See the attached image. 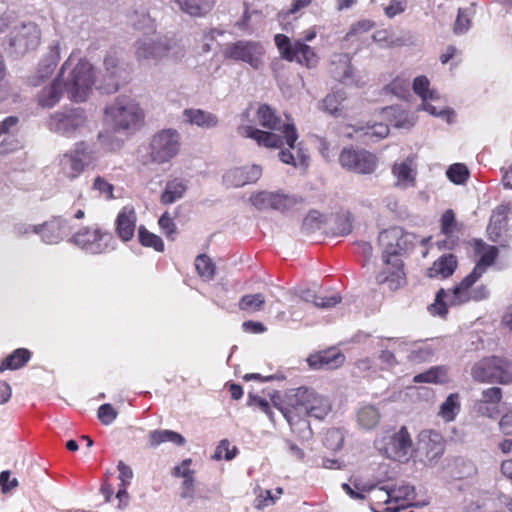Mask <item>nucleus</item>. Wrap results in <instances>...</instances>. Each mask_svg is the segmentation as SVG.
I'll return each mask as SVG.
<instances>
[{"label":"nucleus","mask_w":512,"mask_h":512,"mask_svg":"<svg viewBox=\"0 0 512 512\" xmlns=\"http://www.w3.org/2000/svg\"><path fill=\"white\" fill-rule=\"evenodd\" d=\"M86 122L81 108H65L51 115L48 127L51 131L71 137Z\"/></svg>","instance_id":"obj_15"},{"label":"nucleus","mask_w":512,"mask_h":512,"mask_svg":"<svg viewBox=\"0 0 512 512\" xmlns=\"http://www.w3.org/2000/svg\"><path fill=\"white\" fill-rule=\"evenodd\" d=\"M448 380V368L446 366H434L427 371L414 376L415 383H444Z\"/></svg>","instance_id":"obj_37"},{"label":"nucleus","mask_w":512,"mask_h":512,"mask_svg":"<svg viewBox=\"0 0 512 512\" xmlns=\"http://www.w3.org/2000/svg\"><path fill=\"white\" fill-rule=\"evenodd\" d=\"M354 132L359 133L360 137L371 140H380L388 136L389 127L383 123H367L366 126H353Z\"/></svg>","instance_id":"obj_38"},{"label":"nucleus","mask_w":512,"mask_h":512,"mask_svg":"<svg viewBox=\"0 0 512 512\" xmlns=\"http://www.w3.org/2000/svg\"><path fill=\"white\" fill-rule=\"evenodd\" d=\"M378 241L383 248L384 267L376 277L377 283L387 284L390 290L395 291L405 284L401 257L414 248L417 237L401 227H390L379 234Z\"/></svg>","instance_id":"obj_1"},{"label":"nucleus","mask_w":512,"mask_h":512,"mask_svg":"<svg viewBox=\"0 0 512 512\" xmlns=\"http://www.w3.org/2000/svg\"><path fill=\"white\" fill-rule=\"evenodd\" d=\"M456 267L457 259L453 254L443 255L427 270V276L429 278H448L454 273Z\"/></svg>","instance_id":"obj_30"},{"label":"nucleus","mask_w":512,"mask_h":512,"mask_svg":"<svg viewBox=\"0 0 512 512\" xmlns=\"http://www.w3.org/2000/svg\"><path fill=\"white\" fill-rule=\"evenodd\" d=\"M375 26V23L368 19H363L353 24L347 33V37L366 33Z\"/></svg>","instance_id":"obj_64"},{"label":"nucleus","mask_w":512,"mask_h":512,"mask_svg":"<svg viewBox=\"0 0 512 512\" xmlns=\"http://www.w3.org/2000/svg\"><path fill=\"white\" fill-rule=\"evenodd\" d=\"M158 224L162 231L165 233V235L168 238L174 240V234H176V225L168 212H165L159 218Z\"/></svg>","instance_id":"obj_60"},{"label":"nucleus","mask_w":512,"mask_h":512,"mask_svg":"<svg viewBox=\"0 0 512 512\" xmlns=\"http://www.w3.org/2000/svg\"><path fill=\"white\" fill-rule=\"evenodd\" d=\"M471 376L482 383H512V361L497 356L483 358L473 365Z\"/></svg>","instance_id":"obj_9"},{"label":"nucleus","mask_w":512,"mask_h":512,"mask_svg":"<svg viewBox=\"0 0 512 512\" xmlns=\"http://www.w3.org/2000/svg\"><path fill=\"white\" fill-rule=\"evenodd\" d=\"M460 397L458 393H451L440 406L439 414L446 421H452L460 411Z\"/></svg>","instance_id":"obj_41"},{"label":"nucleus","mask_w":512,"mask_h":512,"mask_svg":"<svg viewBox=\"0 0 512 512\" xmlns=\"http://www.w3.org/2000/svg\"><path fill=\"white\" fill-rule=\"evenodd\" d=\"M456 230H458V223L455 213L452 209H448L441 217V231L446 236H450Z\"/></svg>","instance_id":"obj_53"},{"label":"nucleus","mask_w":512,"mask_h":512,"mask_svg":"<svg viewBox=\"0 0 512 512\" xmlns=\"http://www.w3.org/2000/svg\"><path fill=\"white\" fill-rule=\"evenodd\" d=\"M92 160V151L88 144L83 141L78 142L74 148L59 157L60 173L70 180H74L84 172Z\"/></svg>","instance_id":"obj_12"},{"label":"nucleus","mask_w":512,"mask_h":512,"mask_svg":"<svg viewBox=\"0 0 512 512\" xmlns=\"http://www.w3.org/2000/svg\"><path fill=\"white\" fill-rule=\"evenodd\" d=\"M502 399V389L499 387H491L482 391V398L479 401L498 405Z\"/></svg>","instance_id":"obj_62"},{"label":"nucleus","mask_w":512,"mask_h":512,"mask_svg":"<svg viewBox=\"0 0 512 512\" xmlns=\"http://www.w3.org/2000/svg\"><path fill=\"white\" fill-rule=\"evenodd\" d=\"M74 60L72 53L63 63L58 77L68 97L75 102H83L94 84L93 67L85 59H78L77 63Z\"/></svg>","instance_id":"obj_4"},{"label":"nucleus","mask_w":512,"mask_h":512,"mask_svg":"<svg viewBox=\"0 0 512 512\" xmlns=\"http://www.w3.org/2000/svg\"><path fill=\"white\" fill-rule=\"evenodd\" d=\"M474 410L477 414L492 419L496 418L499 414V409L496 405H492L491 403H486L479 400L475 402Z\"/></svg>","instance_id":"obj_59"},{"label":"nucleus","mask_w":512,"mask_h":512,"mask_svg":"<svg viewBox=\"0 0 512 512\" xmlns=\"http://www.w3.org/2000/svg\"><path fill=\"white\" fill-rule=\"evenodd\" d=\"M106 120L112 125L114 132L134 133L144 121V112L137 101L129 96H118L105 108Z\"/></svg>","instance_id":"obj_5"},{"label":"nucleus","mask_w":512,"mask_h":512,"mask_svg":"<svg viewBox=\"0 0 512 512\" xmlns=\"http://www.w3.org/2000/svg\"><path fill=\"white\" fill-rule=\"evenodd\" d=\"M179 9L191 17H203L208 14L213 6L214 0H174Z\"/></svg>","instance_id":"obj_31"},{"label":"nucleus","mask_w":512,"mask_h":512,"mask_svg":"<svg viewBox=\"0 0 512 512\" xmlns=\"http://www.w3.org/2000/svg\"><path fill=\"white\" fill-rule=\"evenodd\" d=\"M344 360L345 356L342 353L336 350H328L311 355L307 361L313 369L332 370L340 367Z\"/></svg>","instance_id":"obj_24"},{"label":"nucleus","mask_w":512,"mask_h":512,"mask_svg":"<svg viewBox=\"0 0 512 512\" xmlns=\"http://www.w3.org/2000/svg\"><path fill=\"white\" fill-rule=\"evenodd\" d=\"M229 447L230 442L227 439L221 440L215 449L212 459L217 461L221 460L222 458L227 461L232 460L236 456L238 450L235 446H233L232 449Z\"/></svg>","instance_id":"obj_50"},{"label":"nucleus","mask_w":512,"mask_h":512,"mask_svg":"<svg viewBox=\"0 0 512 512\" xmlns=\"http://www.w3.org/2000/svg\"><path fill=\"white\" fill-rule=\"evenodd\" d=\"M380 420V413L373 405H366L359 409L357 422L364 429H372L377 426Z\"/></svg>","instance_id":"obj_39"},{"label":"nucleus","mask_w":512,"mask_h":512,"mask_svg":"<svg viewBox=\"0 0 512 512\" xmlns=\"http://www.w3.org/2000/svg\"><path fill=\"white\" fill-rule=\"evenodd\" d=\"M195 268L198 275L204 280H212L215 275V265L205 254L198 255L195 259Z\"/></svg>","instance_id":"obj_44"},{"label":"nucleus","mask_w":512,"mask_h":512,"mask_svg":"<svg viewBox=\"0 0 512 512\" xmlns=\"http://www.w3.org/2000/svg\"><path fill=\"white\" fill-rule=\"evenodd\" d=\"M93 189L97 190L100 195H103L106 199H112L114 186L106 181L103 177L97 176L94 179Z\"/></svg>","instance_id":"obj_58"},{"label":"nucleus","mask_w":512,"mask_h":512,"mask_svg":"<svg viewBox=\"0 0 512 512\" xmlns=\"http://www.w3.org/2000/svg\"><path fill=\"white\" fill-rule=\"evenodd\" d=\"M59 59L58 47H54V49L50 52L48 56L43 58L38 66L37 70V79L43 80L48 78L54 72L57 62Z\"/></svg>","instance_id":"obj_43"},{"label":"nucleus","mask_w":512,"mask_h":512,"mask_svg":"<svg viewBox=\"0 0 512 512\" xmlns=\"http://www.w3.org/2000/svg\"><path fill=\"white\" fill-rule=\"evenodd\" d=\"M172 48V42L156 34L139 38L134 44V55L139 63L158 64Z\"/></svg>","instance_id":"obj_11"},{"label":"nucleus","mask_w":512,"mask_h":512,"mask_svg":"<svg viewBox=\"0 0 512 512\" xmlns=\"http://www.w3.org/2000/svg\"><path fill=\"white\" fill-rule=\"evenodd\" d=\"M264 48L259 42L240 40L229 43L223 50V56L226 59L234 61H243L248 63L254 69L262 65Z\"/></svg>","instance_id":"obj_13"},{"label":"nucleus","mask_w":512,"mask_h":512,"mask_svg":"<svg viewBox=\"0 0 512 512\" xmlns=\"http://www.w3.org/2000/svg\"><path fill=\"white\" fill-rule=\"evenodd\" d=\"M341 297L338 293H333L329 296L326 295H314L312 302L316 307L319 308H331L340 303Z\"/></svg>","instance_id":"obj_55"},{"label":"nucleus","mask_w":512,"mask_h":512,"mask_svg":"<svg viewBox=\"0 0 512 512\" xmlns=\"http://www.w3.org/2000/svg\"><path fill=\"white\" fill-rule=\"evenodd\" d=\"M418 445L419 449L425 452L429 461L438 459L444 452L442 436L435 431H422L419 435Z\"/></svg>","instance_id":"obj_23"},{"label":"nucleus","mask_w":512,"mask_h":512,"mask_svg":"<svg viewBox=\"0 0 512 512\" xmlns=\"http://www.w3.org/2000/svg\"><path fill=\"white\" fill-rule=\"evenodd\" d=\"M480 278L472 271L452 290L446 291L440 289L435 298V302L429 307L432 314L441 317L446 316L449 306H458L469 301H481L489 296V290L485 285H480L474 289L472 286Z\"/></svg>","instance_id":"obj_3"},{"label":"nucleus","mask_w":512,"mask_h":512,"mask_svg":"<svg viewBox=\"0 0 512 512\" xmlns=\"http://www.w3.org/2000/svg\"><path fill=\"white\" fill-rule=\"evenodd\" d=\"M389 342L391 347L408 352V360L415 364L430 361L435 354L434 347L429 343H410L404 338H392Z\"/></svg>","instance_id":"obj_18"},{"label":"nucleus","mask_w":512,"mask_h":512,"mask_svg":"<svg viewBox=\"0 0 512 512\" xmlns=\"http://www.w3.org/2000/svg\"><path fill=\"white\" fill-rule=\"evenodd\" d=\"M386 499L384 503H389L391 499L398 501L399 499L408 500L414 495V487L410 485H402L391 491H386Z\"/></svg>","instance_id":"obj_51"},{"label":"nucleus","mask_w":512,"mask_h":512,"mask_svg":"<svg viewBox=\"0 0 512 512\" xmlns=\"http://www.w3.org/2000/svg\"><path fill=\"white\" fill-rule=\"evenodd\" d=\"M118 413L111 404H103L98 409V419L104 425L111 424L117 417Z\"/></svg>","instance_id":"obj_57"},{"label":"nucleus","mask_w":512,"mask_h":512,"mask_svg":"<svg viewBox=\"0 0 512 512\" xmlns=\"http://www.w3.org/2000/svg\"><path fill=\"white\" fill-rule=\"evenodd\" d=\"M475 252L480 255V258L472 271L475 275L477 274L481 277L485 273L487 267L491 266L496 260L498 256V249L495 246L486 244L482 240H476Z\"/></svg>","instance_id":"obj_26"},{"label":"nucleus","mask_w":512,"mask_h":512,"mask_svg":"<svg viewBox=\"0 0 512 512\" xmlns=\"http://www.w3.org/2000/svg\"><path fill=\"white\" fill-rule=\"evenodd\" d=\"M262 175V169L258 165L236 167L228 170L223 176V182L227 187H243L255 183Z\"/></svg>","instance_id":"obj_19"},{"label":"nucleus","mask_w":512,"mask_h":512,"mask_svg":"<svg viewBox=\"0 0 512 512\" xmlns=\"http://www.w3.org/2000/svg\"><path fill=\"white\" fill-rule=\"evenodd\" d=\"M279 158L283 163L293 165L294 167L308 166L309 157L300 147L297 149L296 155L290 150H281L279 152Z\"/></svg>","instance_id":"obj_45"},{"label":"nucleus","mask_w":512,"mask_h":512,"mask_svg":"<svg viewBox=\"0 0 512 512\" xmlns=\"http://www.w3.org/2000/svg\"><path fill=\"white\" fill-rule=\"evenodd\" d=\"M392 173L397 179L398 186H414L417 174L414 158L408 157L402 162L395 163L392 167Z\"/></svg>","instance_id":"obj_25"},{"label":"nucleus","mask_w":512,"mask_h":512,"mask_svg":"<svg viewBox=\"0 0 512 512\" xmlns=\"http://www.w3.org/2000/svg\"><path fill=\"white\" fill-rule=\"evenodd\" d=\"M31 352L25 348H18L8 355L0 364V372L4 370L20 369L30 360Z\"/></svg>","instance_id":"obj_35"},{"label":"nucleus","mask_w":512,"mask_h":512,"mask_svg":"<svg viewBox=\"0 0 512 512\" xmlns=\"http://www.w3.org/2000/svg\"><path fill=\"white\" fill-rule=\"evenodd\" d=\"M164 442H172L175 445L183 446L186 442L185 438L172 430H153L149 433V444L156 447Z\"/></svg>","instance_id":"obj_36"},{"label":"nucleus","mask_w":512,"mask_h":512,"mask_svg":"<svg viewBox=\"0 0 512 512\" xmlns=\"http://www.w3.org/2000/svg\"><path fill=\"white\" fill-rule=\"evenodd\" d=\"M256 121L260 126L269 131H263L246 125L238 128L239 135L251 138L259 146L266 148L278 149L287 144L289 148L295 149L298 133L293 120L288 115H285L283 119L272 107L267 104H261L256 112Z\"/></svg>","instance_id":"obj_2"},{"label":"nucleus","mask_w":512,"mask_h":512,"mask_svg":"<svg viewBox=\"0 0 512 512\" xmlns=\"http://www.w3.org/2000/svg\"><path fill=\"white\" fill-rule=\"evenodd\" d=\"M301 202L302 199L299 197L273 192L272 209L284 212Z\"/></svg>","instance_id":"obj_46"},{"label":"nucleus","mask_w":512,"mask_h":512,"mask_svg":"<svg viewBox=\"0 0 512 512\" xmlns=\"http://www.w3.org/2000/svg\"><path fill=\"white\" fill-rule=\"evenodd\" d=\"M315 37L316 30L311 28L304 33L303 40H295L292 43L288 36L276 34L274 41L282 59L289 62L296 61L307 68H313L318 64L319 58L314 49L305 44L304 41L310 42Z\"/></svg>","instance_id":"obj_6"},{"label":"nucleus","mask_w":512,"mask_h":512,"mask_svg":"<svg viewBox=\"0 0 512 512\" xmlns=\"http://www.w3.org/2000/svg\"><path fill=\"white\" fill-rule=\"evenodd\" d=\"M343 440L342 433L337 429L329 430L325 436V444L332 450L340 449L342 447Z\"/></svg>","instance_id":"obj_61"},{"label":"nucleus","mask_w":512,"mask_h":512,"mask_svg":"<svg viewBox=\"0 0 512 512\" xmlns=\"http://www.w3.org/2000/svg\"><path fill=\"white\" fill-rule=\"evenodd\" d=\"M429 80L426 76H418L413 81V90L423 100V107L432 115H440L442 112H438L436 108L427 102V100L437 99V93L434 90L429 89Z\"/></svg>","instance_id":"obj_28"},{"label":"nucleus","mask_w":512,"mask_h":512,"mask_svg":"<svg viewBox=\"0 0 512 512\" xmlns=\"http://www.w3.org/2000/svg\"><path fill=\"white\" fill-rule=\"evenodd\" d=\"M119 59L115 53H109L104 59L105 69L111 79V83L104 88L105 92L112 93L116 92L119 88V83L116 81V75L118 72Z\"/></svg>","instance_id":"obj_42"},{"label":"nucleus","mask_w":512,"mask_h":512,"mask_svg":"<svg viewBox=\"0 0 512 512\" xmlns=\"http://www.w3.org/2000/svg\"><path fill=\"white\" fill-rule=\"evenodd\" d=\"M346 93L342 90L334 91L327 94L319 103V108L333 117H341L344 115V101Z\"/></svg>","instance_id":"obj_29"},{"label":"nucleus","mask_w":512,"mask_h":512,"mask_svg":"<svg viewBox=\"0 0 512 512\" xmlns=\"http://www.w3.org/2000/svg\"><path fill=\"white\" fill-rule=\"evenodd\" d=\"M179 148V133L174 129H164L152 138L151 158L154 162L165 163L178 154Z\"/></svg>","instance_id":"obj_14"},{"label":"nucleus","mask_w":512,"mask_h":512,"mask_svg":"<svg viewBox=\"0 0 512 512\" xmlns=\"http://www.w3.org/2000/svg\"><path fill=\"white\" fill-rule=\"evenodd\" d=\"M9 28L11 30L7 36L6 47L9 55L18 58L37 49L41 41V31L35 23L16 24L15 21Z\"/></svg>","instance_id":"obj_8"},{"label":"nucleus","mask_w":512,"mask_h":512,"mask_svg":"<svg viewBox=\"0 0 512 512\" xmlns=\"http://www.w3.org/2000/svg\"><path fill=\"white\" fill-rule=\"evenodd\" d=\"M70 230L68 222L59 217L46 222L44 225L32 227L31 231L39 234L45 243L55 244L68 236Z\"/></svg>","instance_id":"obj_20"},{"label":"nucleus","mask_w":512,"mask_h":512,"mask_svg":"<svg viewBox=\"0 0 512 512\" xmlns=\"http://www.w3.org/2000/svg\"><path fill=\"white\" fill-rule=\"evenodd\" d=\"M70 242L90 254L108 253L116 247L113 235L98 226L81 228L71 237Z\"/></svg>","instance_id":"obj_10"},{"label":"nucleus","mask_w":512,"mask_h":512,"mask_svg":"<svg viewBox=\"0 0 512 512\" xmlns=\"http://www.w3.org/2000/svg\"><path fill=\"white\" fill-rule=\"evenodd\" d=\"M183 117L187 123L196 125L202 129H212L219 124L217 115L202 109H185L183 111Z\"/></svg>","instance_id":"obj_27"},{"label":"nucleus","mask_w":512,"mask_h":512,"mask_svg":"<svg viewBox=\"0 0 512 512\" xmlns=\"http://www.w3.org/2000/svg\"><path fill=\"white\" fill-rule=\"evenodd\" d=\"M310 395L311 389L307 387L290 390L285 396V406L281 408L292 429H295V426H299V431L303 433V438H309L312 434L309 423L305 420Z\"/></svg>","instance_id":"obj_7"},{"label":"nucleus","mask_w":512,"mask_h":512,"mask_svg":"<svg viewBox=\"0 0 512 512\" xmlns=\"http://www.w3.org/2000/svg\"><path fill=\"white\" fill-rule=\"evenodd\" d=\"M138 238L143 246L154 248L158 252L164 251L163 240L158 235L149 232L144 226L139 227Z\"/></svg>","instance_id":"obj_47"},{"label":"nucleus","mask_w":512,"mask_h":512,"mask_svg":"<svg viewBox=\"0 0 512 512\" xmlns=\"http://www.w3.org/2000/svg\"><path fill=\"white\" fill-rule=\"evenodd\" d=\"M98 139L101 145L109 151H116L123 145V139L116 137L114 132L111 131L100 132Z\"/></svg>","instance_id":"obj_49"},{"label":"nucleus","mask_w":512,"mask_h":512,"mask_svg":"<svg viewBox=\"0 0 512 512\" xmlns=\"http://www.w3.org/2000/svg\"><path fill=\"white\" fill-rule=\"evenodd\" d=\"M389 87L394 94L404 97L409 93L410 83L407 79L397 77L390 83Z\"/></svg>","instance_id":"obj_63"},{"label":"nucleus","mask_w":512,"mask_h":512,"mask_svg":"<svg viewBox=\"0 0 512 512\" xmlns=\"http://www.w3.org/2000/svg\"><path fill=\"white\" fill-rule=\"evenodd\" d=\"M136 222L137 215L135 209L132 206L123 207L115 221L117 236L124 242L130 241L134 237Z\"/></svg>","instance_id":"obj_22"},{"label":"nucleus","mask_w":512,"mask_h":512,"mask_svg":"<svg viewBox=\"0 0 512 512\" xmlns=\"http://www.w3.org/2000/svg\"><path fill=\"white\" fill-rule=\"evenodd\" d=\"M508 210L505 205L497 206L492 212L487 227L489 240L500 246H506L512 237L508 228Z\"/></svg>","instance_id":"obj_17"},{"label":"nucleus","mask_w":512,"mask_h":512,"mask_svg":"<svg viewBox=\"0 0 512 512\" xmlns=\"http://www.w3.org/2000/svg\"><path fill=\"white\" fill-rule=\"evenodd\" d=\"M63 88V84L57 76V78L49 86L44 87L39 92V105L43 108H51L55 106L62 96Z\"/></svg>","instance_id":"obj_32"},{"label":"nucleus","mask_w":512,"mask_h":512,"mask_svg":"<svg viewBox=\"0 0 512 512\" xmlns=\"http://www.w3.org/2000/svg\"><path fill=\"white\" fill-rule=\"evenodd\" d=\"M470 16H471L470 9L460 8L458 10V15H457V18H456V21L454 24V32L456 34H462V33H465L466 31H468V29L470 28V24H471Z\"/></svg>","instance_id":"obj_54"},{"label":"nucleus","mask_w":512,"mask_h":512,"mask_svg":"<svg viewBox=\"0 0 512 512\" xmlns=\"http://www.w3.org/2000/svg\"><path fill=\"white\" fill-rule=\"evenodd\" d=\"M448 179L455 184H463L469 178V170L462 163L452 164L446 171Z\"/></svg>","instance_id":"obj_48"},{"label":"nucleus","mask_w":512,"mask_h":512,"mask_svg":"<svg viewBox=\"0 0 512 512\" xmlns=\"http://www.w3.org/2000/svg\"><path fill=\"white\" fill-rule=\"evenodd\" d=\"M265 303V297L261 293L246 294L240 298L238 307L241 311L255 313L263 310Z\"/></svg>","instance_id":"obj_40"},{"label":"nucleus","mask_w":512,"mask_h":512,"mask_svg":"<svg viewBox=\"0 0 512 512\" xmlns=\"http://www.w3.org/2000/svg\"><path fill=\"white\" fill-rule=\"evenodd\" d=\"M187 190V183L181 178H174L166 183L165 189L161 194V203L165 205L172 204L181 199Z\"/></svg>","instance_id":"obj_33"},{"label":"nucleus","mask_w":512,"mask_h":512,"mask_svg":"<svg viewBox=\"0 0 512 512\" xmlns=\"http://www.w3.org/2000/svg\"><path fill=\"white\" fill-rule=\"evenodd\" d=\"M412 448V440L406 427H402L389 440L385 451L389 458L404 461Z\"/></svg>","instance_id":"obj_21"},{"label":"nucleus","mask_w":512,"mask_h":512,"mask_svg":"<svg viewBox=\"0 0 512 512\" xmlns=\"http://www.w3.org/2000/svg\"><path fill=\"white\" fill-rule=\"evenodd\" d=\"M253 206L258 210L272 209L273 192L262 191L250 197Z\"/></svg>","instance_id":"obj_52"},{"label":"nucleus","mask_w":512,"mask_h":512,"mask_svg":"<svg viewBox=\"0 0 512 512\" xmlns=\"http://www.w3.org/2000/svg\"><path fill=\"white\" fill-rule=\"evenodd\" d=\"M309 405L307 406V417H314L315 419H323L331 410L329 401L323 396L315 393L311 389Z\"/></svg>","instance_id":"obj_34"},{"label":"nucleus","mask_w":512,"mask_h":512,"mask_svg":"<svg viewBox=\"0 0 512 512\" xmlns=\"http://www.w3.org/2000/svg\"><path fill=\"white\" fill-rule=\"evenodd\" d=\"M341 166L360 174H370L376 168V158L365 150L344 148L339 156Z\"/></svg>","instance_id":"obj_16"},{"label":"nucleus","mask_w":512,"mask_h":512,"mask_svg":"<svg viewBox=\"0 0 512 512\" xmlns=\"http://www.w3.org/2000/svg\"><path fill=\"white\" fill-rule=\"evenodd\" d=\"M335 232L339 235H347L352 230V219L349 213L338 215L335 220Z\"/></svg>","instance_id":"obj_56"}]
</instances>
